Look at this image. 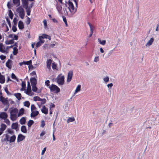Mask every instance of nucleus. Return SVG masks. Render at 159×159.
Masks as SVG:
<instances>
[{
    "instance_id": "59",
    "label": "nucleus",
    "mask_w": 159,
    "mask_h": 159,
    "mask_svg": "<svg viewBox=\"0 0 159 159\" xmlns=\"http://www.w3.org/2000/svg\"><path fill=\"white\" fill-rule=\"evenodd\" d=\"M4 90L8 94H10L11 93L9 92L8 91V89L7 87H6L5 88Z\"/></svg>"
},
{
    "instance_id": "8",
    "label": "nucleus",
    "mask_w": 159,
    "mask_h": 159,
    "mask_svg": "<svg viewBox=\"0 0 159 159\" xmlns=\"http://www.w3.org/2000/svg\"><path fill=\"white\" fill-rule=\"evenodd\" d=\"M7 128L6 125L2 123L1 125L0 128V136L3 133V131L6 129Z\"/></svg>"
},
{
    "instance_id": "11",
    "label": "nucleus",
    "mask_w": 159,
    "mask_h": 159,
    "mask_svg": "<svg viewBox=\"0 0 159 159\" xmlns=\"http://www.w3.org/2000/svg\"><path fill=\"white\" fill-rule=\"evenodd\" d=\"M7 115L5 112H3L0 114V118L2 119H5L7 118Z\"/></svg>"
},
{
    "instance_id": "24",
    "label": "nucleus",
    "mask_w": 159,
    "mask_h": 159,
    "mask_svg": "<svg viewBox=\"0 0 159 159\" xmlns=\"http://www.w3.org/2000/svg\"><path fill=\"white\" fill-rule=\"evenodd\" d=\"M24 111V109L23 108H21L19 111V113L17 114V116L19 117L20 116L23 114Z\"/></svg>"
},
{
    "instance_id": "25",
    "label": "nucleus",
    "mask_w": 159,
    "mask_h": 159,
    "mask_svg": "<svg viewBox=\"0 0 159 159\" xmlns=\"http://www.w3.org/2000/svg\"><path fill=\"white\" fill-rule=\"evenodd\" d=\"M26 119L25 117H22L20 120V122L21 125H24L25 123Z\"/></svg>"
},
{
    "instance_id": "47",
    "label": "nucleus",
    "mask_w": 159,
    "mask_h": 159,
    "mask_svg": "<svg viewBox=\"0 0 159 159\" xmlns=\"http://www.w3.org/2000/svg\"><path fill=\"white\" fill-rule=\"evenodd\" d=\"M63 20L66 25V26L67 27L68 26L67 21L66 19V17L65 16H63Z\"/></svg>"
},
{
    "instance_id": "55",
    "label": "nucleus",
    "mask_w": 159,
    "mask_h": 159,
    "mask_svg": "<svg viewBox=\"0 0 159 159\" xmlns=\"http://www.w3.org/2000/svg\"><path fill=\"white\" fill-rule=\"evenodd\" d=\"M6 58V56H5L2 55L0 56V58L2 60L5 59Z\"/></svg>"
},
{
    "instance_id": "4",
    "label": "nucleus",
    "mask_w": 159,
    "mask_h": 159,
    "mask_svg": "<svg viewBox=\"0 0 159 159\" xmlns=\"http://www.w3.org/2000/svg\"><path fill=\"white\" fill-rule=\"evenodd\" d=\"M57 82L60 85H63L64 83V76L61 75V74L58 75L57 78Z\"/></svg>"
},
{
    "instance_id": "28",
    "label": "nucleus",
    "mask_w": 159,
    "mask_h": 159,
    "mask_svg": "<svg viewBox=\"0 0 159 159\" xmlns=\"http://www.w3.org/2000/svg\"><path fill=\"white\" fill-rule=\"evenodd\" d=\"M5 79L4 76L3 75H1L0 77V83L3 84L5 83Z\"/></svg>"
},
{
    "instance_id": "6",
    "label": "nucleus",
    "mask_w": 159,
    "mask_h": 159,
    "mask_svg": "<svg viewBox=\"0 0 159 159\" xmlns=\"http://www.w3.org/2000/svg\"><path fill=\"white\" fill-rule=\"evenodd\" d=\"M96 26L90 24V37L94 33H96Z\"/></svg>"
},
{
    "instance_id": "16",
    "label": "nucleus",
    "mask_w": 159,
    "mask_h": 159,
    "mask_svg": "<svg viewBox=\"0 0 159 159\" xmlns=\"http://www.w3.org/2000/svg\"><path fill=\"white\" fill-rule=\"evenodd\" d=\"M31 85H36L37 83V80L35 77L31 78L30 79Z\"/></svg>"
},
{
    "instance_id": "38",
    "label": "nucleus",
    "mask_w": 159,
    "mask_h": 159,
    "mask_svg": "<svg viewBox=\"0 0 159 159\" xmlns=\"http://www.w3.org/2000/svg\"><path fill=\"white\" fill-rule=\"evenodd\" d=\"M31 88H27L26 91L25 92V93L27 95H30V93L31 92Z\"/></svg>"
},
{
    "instance_id": "34",
    "label": "nucleus",
    "mask_w": 159,
    "mask_h": 159,
    "mask_svg": "<svg viewBox=\"0 0 159 159\" xmlns=\"http://www.w3.org/2000/svg\"><path fill=\"white\" fill-rule=\"evenodd\" d=\"M81 89V85H78L76 88V89L75 91L74 94H75L76 93L80 91Z\"/></svg>"
},
{
    "instance_id": "39",
    "label": "nucleus",
    "mask_w": 159,
    "mask_h": 159,
    "mask_svg": "<svg viewBox=\"0 0 159 159\" xmlns=\"http://www.w3.org/2000/svg\"><path fill=\"white\" fill-rule=\"evenodd\" d=\"M52 68L53 69H57V65L55 62H54L52 63Z\"/></svg>"
},
{
    "instance_id": "29",
    "label": "nucleus",
    "mask_w": 159,
    "mask_h": 159,
    "mask_svg": "<svg viewBox=\"0 0 159 159\" xmlns=\"http://www.w3.org/2000/svg\"><path fill=\"white\" fill-rule=\"evenodd\" d=\"M103 80L105 84L108 82L109 80V78L108 76H104L103 77Z\"/></svg>"
},
{
    "instance_id": "33",
    "label": "nucleus",
    "mask_w": 159,
    "mask_h": 159,
    "mask_svg": "<svg viewBox=\"0 0 159 159\" xmlns=\"http://www.w3.org/2000/svg\"><path fill=\"white\" fill-rule=\"evenodd\" d=\"M16 139V137L15 135H13L12 136H11L10 138V139L9 140L10 143L13 142H14Z\"/></svg>"
},
{
    "instance_id": "20",
    "label": "nucleus",
    "mask_w": 159,
    "mask_h": 159,
    "mask_svg": "<svg viewBox=\"0 0 159 159\" xmlns=\"http://www.w3.org/2000/svg\"><path fill=\"white\" fill-rule=\"evenodd\" d=\"M30 116L31 117H35L38 115L39 114V112L37 111H31Z\"/></svg>"
},
{
    "instance_id": "41",
    "label": "nucleus",
    "mask_w": 159,
    "mask_h": 159,
    "mask_svg": "<svg viewBox=\"0 0 159 159\" xmlns=\"http://www.w3.org/2000/svg\"><path fill=\"white\" fill-rule=\"evenodd\" d=\"M41 100V98L38 96H35L34 97V100L35 101H40Z\"/></svg>"
},
{
    "instance_id": "43",
    "label": "nucleus",
    "mask_w": 159,
    "mask_h": 159,
    "mask_svg": "<svg viewBox=\"0 0 159 159\" xmlns=\"http://www.w3.org/2000/svg\"><path fill=\"white\" fill-rule=\"evenodd\" d=\"M41 101V102L40 103V105H43L46 102V100L45 99H41V100L40 101Z\"/></svg>"
},
{
    "instance_id": "32",
    "label": "nucleus",
    "mask_w": 159,
    "mask_h": 159,
    "mask_svg": "<svg viewBox=\"0 0 159 159\" xmlns=\"http://www.w3.org/2000/svg\"><path fill=\"white\" fill-rule=\"evenodd\" d=\"M13 53L14 55H16L18 52V49L16 48V47H14L13 48Z\"/></svg>"
},
{
    "instance_id": "44",
    "label": "nucleus",
    "mask_w": 159,
    "mask_h": 159,
    "mask_svg": "<svg viewBox=\"0 0 159 159\" xmlns=\"http://www.w3.org/2000/svg\"><path fill=\"white\" fill-rule=\"evenodd\" d=\"M32 90L33 91L36 92L37 90V88L36 87V85H32Z\"/></svg>"
},
{
    "instance_id": "49",
    "label": "nucleus",
    "mask_w": 159,
    "mask_h": 159,
    "mask_svg": "<svg viewBox=\"0 0 159 159\" xmlns=\"http://www.w3.org/2000/svg\"><path fill=\"white\" fill-rule=\"evenodd\" d=\"M26 23L27 25H29L30 22V18L28 17L27 18L26 21L25 22Z\"/></svg>"
},
{
    "instance_id": "10",
    "label": "nucleus",
    "mask_w": 159,
    "mask_h": 159,
    "mask_svg": "<svg viewBox=\"0 0 159 159\" xmlns=\"http://www.w3.org/2000/svg\"><path fill=\"white\" fill-rule=\"evenodd\" d=\"M23 6L25 9H27L28 7V0H22Z\"/></svg>"
},
{
    "instance_id": "2",
    "label": "nucleus",
    "mask_w": 159,
    "mask_h": 159,
    "mask_svg": "<svg viewBox=\"0 0 159 159\" xmlns=\"http://www.w3.org/2000/svg\"><path fill=\"white\" fill-rule=\"evenodd\" d=\"M51 92L57 93L60 92V89L56 85L54 84H51L49 87Z\"/></svg>"
},
{
    "instance_id": "1",
    "label": "nucleus",
    "mask_w": 159,
    "mask_h": 159,
    "mask_svg": "<svg viewBox=\"0 0 159 159\" xmlns=\"http://www.w3.org/2000/svg\"><path fill=\"white\" fill-rule=\"evenodd\" d=\"M10 113V118L13 121L16 120L17 118V114L18 111V109L16 108H11L9 109Z\"/></svg>"
},
{
    "instance_id": "9",
    "label": "nucleus",
    "mask_w": 159,
    "mask_h": 159,
    "mask_svg": "<svg viewBox=\"0 0 159 159\" xmlns=\"http://www.w3.org/2000/svg\"><path fill=\"white\" fill-rule=\"evenodd\" d=\"M12 61L10 59H8L7 61L6 66L9 69H11L12 68Z\"/></svg>"
},
{
    "instance_id": "13",
    "label": "nucleus",
    "mask_w": 159,
    "mask_h": 159,
    "mask_svg": "<svg viewBox=\"0 0 159 159\" xmlns=\"http://www.w3.org/2000/svg\"><path fill=\"white\" fill-rule=\"evenodd\" d=\"M33 4L34 3L33 2H32L30 5V6H29L27 9H25L26 10V11L27 12V15L28 16H30V15L31 8L33 6Z\"/></svg>"
},
{
    "instance_id": "23",
    "label": "nucleus",
    "mask_w": 159,
    "mask_h": 159,
    "mask_svg": "<svg viewBox=\"0 0 159 159\" xmlns=\"http://www.w3.org/2000/svg\"><path fill=\"white\" fill-rule=\"evenodd\" d=\"M14 95L19 100H20L21 99V95L20 93H15L14 94Z\"/></svg>"
},
{
    "instance_id": "14",
    "label": "nucleus",
    "mask_w": 159,
    "mask_h": 159,
    "mask_svg": "<svg viewBox=\"0 0 159 159\" xmlns=\"http://www.w3.org/2000/svg\"><path fill=\"white\" fill-rule=\"evenodd\" d=\"M42 112L45 114H47L48 113V110L47 108L45 106H43L41 109Z\"/></svg>"
},
{
    "instance_id": "60",
    "label": "nucleus",
    "mask_w": 159,
    "mask_h": 159,
    "mask_svg": "<svg viewBox=\"0 0 159 159\" xmlns=\"http://www.w3.org/2000/svg\"><path fill=\"white\" fill-rule=\"evenodd\" d=\"M7 25L6 23V22L5 21V20H3V21H2V27H4V26H6Z\"/></svg>"
},
{
    "instance_id": "21",
    "label": "nucleus",
    "mask_w": 159,
    "mask_h": 159,
    "mask_svg": "<svg viewBox=\"0 0 159 159\" xmlns=\"http://www.w3.org/2000/svg\"><path fill=\"white\" fill-rule=\"evenodd\" d=\"M18 26L19 29L20 30H22L24 28V25L22 21H19L18 22Z\"/></svg>"
},
{
    "instance_id": "61",
    "label": "nucleus",
    "mask_w": 159,
    "mask_h": 159,
    "mask_svg": "<svg viewBox=\"0 0 159 159\" xmlns=\"http://www.w3.org/2000/svg\"><path fill=\"white\" fill-rule=\"evenodd\" d=\"M45 134V132L44 131H43L40 134V136H43Z\"/></svg>"
},
{
    "instance_id": "26",
    "label": "nucleus",
    "mask_w": 159,
    "mask_h": 159,
    "mask_svg": "<svg viewBox=\"0 0 159 159\" xmlns=\"http://www.w3.org/2000/svg\"><path fill=\"white\" fill-rule=\"evenodd\" d=\"M98 41L100 44L102 45H105L106 43V41L105 40H101V39L100 38H98Z\"/></svg>"
},
{
    "instance_id": "48",
    "label": "nucleus",
    "mask_w": 159,
    "mask_h": 159,
    "mask_svg": "<svg viewBox=\"0 0 159 159\" xmlns=\"http://www.w3.org/2000/svg\"><path fill=\"white\" fill-rule=\"evenodd\" d=\"M113 84L112 83L108 84L107 85V87H108V89H111V87L113 86Z\"/></svg>"
},
{
    "instance_id": "35",
    "label": "nucleus",
    "mask_w": 159,
    "mask_h": 159,
    "mask_svg": "<svg viewBox=\"0 0 159 159\" xmlns=\"http://www.w3.org/2000/svg\"><path fill=\"white\" fill-rule=\"evenodd\" d=\"M34 123V121L32 120H30L28 122L27 125L29 127H30Z\"/></svg>"
},
{
    "instance_id": "40",
    "label": "nucleus",
    "mask_w": 159,
    "mask_h": 159,
    "mask_svg": "<svg viewBox=\"0 0 159 159\" xmlns=\"http://www.w3.org/2000/svg\"><path fill=\"white\" fill-rule=\"evenodd\" d=\"M25 82H22L21 83V86H22V88L21 89V90H23L25 89Z\"/></svg>"
},
{
    "instance_id": "56",
    "label": "nucleus",
    "mask_w": 159,
    "mask_h": 159,
    "mask_svg": "<svg viewBox=\"0 0 159 159\" xmlns=\"http://www.w3.org/2000/svg\"><path fill=\"white\" fill-rule=\"evenodd\" d=\"M45 123L44 120H42L41 122V126L42 127H43L45 126Z\"/></svg>"
},
{
    "instance_id": "53",
    "label": "nucleus",
    "mask_w": 159,
    "mask_h": 159,
    "mask_svg": "<svg viewBox=\"0 0 159 159\" xmlns=\"http://www.w3.org/2000/svg\"><path fill=\"white\" fill-rule=\"evenodd\" d=\"M13 14L11 10L10 11L9 17L11 19H13Z\"/></svg>"
},
{
    "instance_id": "36",
    "label": "nucleus",
    "mask_w": 159,
    "mask_h": 159,
    "mask_svg": "<svg viewBox=\"0 0 159 159\" xmlns=\"http://www.w3.org/2000/svg\"><path fill=\"white\" fill-rule=\"evenodd\" d=\"M0 101L2 102L3 103H5L7 102V100L5 98L2 96L0 97Z\"/></svg>"
},
{
    "instance_id": "45",
    "label": "nucleus",
    "mask_w": 159,
    "mask_h": 159,
    "mask_svg": "<svg viewBox=\"0 0 159 159\" xmlns=\"http://www.w3.org/2000/svg\"><path fill=\"white\" fill-rule=\"evenodd\" d=\"M5 120L4 122L6 123L8 125H10V120L7 118Z\"/></svg>"
},
{
    "instance_id": "27",
    "label": "nucleus",
    "mask_w": 159,
    "mask_h": 159,
    "mask_svg": "<svg viewBox=\"0 0 159 159\" xmlns=\"http://www.w3.org/2000/svg\"><path fill=\"white\" fill-rule=\"evenodd\" d=\"M21 130L22 132L26 133L27 131L26 126L25 125H22L21 128Z\"/></svg>"
},
{
    "instance_id": "31",
    "label": "nucleus",
    "mask_w": 159,
    "mask_h": 159,
    "mask_svg": "<svg viewBox=\"0 0 159 159\" xmlns=\"http://www.w3.org/2000/svg\"><path fill=\"white\" fill-rule=\"evenodd\" d=\"M14 4L17 6L20 5V0H13Z\"/></svg>"
},
{
    "instance_id": "18",
    "label": "nucleus",
    "mask_w": 159,
    "mask_h": 159,
    "mask_svg": "<svg viewBox=\"0 0 159 159\" xmlns=\"http://www.w3.org/2000/svg\"><path fill=\"white\" fill-rule=\"evenodd\" d=\"M25 138V136L22 134H19L17 137V142H19L22 141Z\"/></svg>"
},
{
    "instance_id": "63",
    "label": "nucleus",
    "mask_w": 159,
    "mask_h": 159,
    "mask_svg": "<svg viewBox=\"0 0 159 159\" xmlns=\"http://www.w3.org/2000/svg\"><path fill=\"white\" fill-rule=\"evenodd\" d=\"M14 34H11L9 35L8 37L10 38H13L14 37Z\"/></svg>"
},
{
    "instance_id": "30",
    "label": "nucleus",
    "mask_w": 159,
    "mask_h": 159,
    "mask_svg": "<svg viewBox=\"0 0 159 159\" xmlns=\"http://www.w3.org/2000/svg\"><path fill=\"white\" fill-rule=\"evenodd\" d=\"M14 43V39H12L9 40H6L5 41L6 44L8 45L13 44Z\"/></svg>"
},
{
    "instance_id": "50",
    "label": "nucleus",
    "mask_w": 159,
    "mask_h": 159,
    "mask_svg": "<svg viewBox=\"0 0 159 159\" xmlns=\"http://www.w3.org/2000/svg\"><path fill=\"white\" fill-rule=\"evenodd\" d=\"M36 109V108L34 105L32 104L31 105V111H34V110H35Z\"/></svg>"
},
{
    "instance_id": "17",
    "label": "nucleus",
    "mask_w": 159,
    "mask_h": 159,
    "mask_svg": "<svg viewBox=\"0 0 159 159\" xmlns=\"http://www.w3.org/2000/svg\"><path fill=\"white\" fill-rule=\"evenodd\" d=\"M52 62V60L51 59H48L47 61V67L49 70H51V66Z\"/></svg>"
},
{
    "instance_id": "12",
    "label": "nucleus",
    "mask_w": 159,
    "mask_h": 159,
    "mask_svg": "<svg viewBox=\"0 0 159 159\" xmlns=\"http://www.w3.org/2000/svg\"><path fill=\"white\" fill-rule=\"evenodd\" d=\"M0 52L2 53L7 52L3 43H0Z\"/></svg>"
},
{
    "instance_id": "3",
    "label": "nucleus",
    "mask_w": 159,
    "mask_h": 159,
    "mask_svg": "<svg viewBox=\"0 0 159 159\" xmlns=\"http://www.w3.org/2000/svg\"><path fill=\"white\" fill-rule=\"evenodd\" d=\"M68 9L72 15L74 14L76 11V10L75 9L73 3L70 0L68 1Z\"/></svg>"
},
{
    "instance_id": "5",
    "label": "nucleus",
    "mask_w": 159,
    "mask_h": 159,
    "mask_svg": "<svg viewBox=\"0 0 159 159\" xmlns=\"http://www.w3.org/2000/svg\"><path fill=\"white\" fill-rule=\"evenodd\" d=\"M17 11L18 12L20 18L23 19L25 16V11L24 9L21 7H20L17 8Z\"/></svg>"
},
{
    "instance_id": "22",
    "label": "nucleus",
    "mask_w": 159,
    "mask_h": 159,
    "mask_svg": "<svg viewBox=\"0 0 159 159\" xmlns=\"http://www.w3.org/2000/svg\"><path fill=\"white\" fill-rule=\"evenodd\" d=\"M18 127V124L17 122L13 123L11 125V128L15 129H16Z\"/></svg>"
},
{
    "instance_id": "46",
    "label": "nucleus",
    "mask_w": 159,
    "mask_h": 159,
    "mask_svg": "<svg viewBox=\"0 0 159 159\" xmlns=\"http://www.w3.org/2000/svg\"><path fill=\"white\" fill-rule=\"evenodd\" d=\"M49 83H50V81L48 80H46L45 81V85L47 87H48V88L49 87V86H50V85Z\"/></svg>"
},
{
    "instance_id": "52",
    "label": "nucleus",
    "mask_w": 159,
    "mask_h": 159,
    "mask_svg": "<svg viewBox=\"0 0 159 159\" xmlns=\"http://www.w3.org/2000/svg\"><path fill=\"white\" fill-rule=\"evenodd\" d=\"M32 63V61L31 60H30L29 61H25V64L27 65H29L31 64Z\"/></svg>"
},
{
    "instance_id": "19",
    "label": "nucleus",
    "mask_w": 159,
    "mask_h": 159,
    "mask_svg": "<svg viewBox=\"0 0 159 159\" xmlns=\"http://www.w3.org/2000/svg\"><path fill=\"white\" fill-rule=\"evenodd\" d=\"M40 38L43 39H48L49 40H51V37L50 36L45 34H43L42 36H40Z\"/></svg>"
},
{
    "instance_id": "62",
    "label": "nucleus",
    "mask_w": 159,
    "mask_h": 159,
    "mask_svg": "<svg viewBox=\"0 0 159 159\" xmlns=\"http://www.w3.org/2000/svg\"><path fill=\"white\" fill-rule=\"evenodd\" d=\"M46 147L44 148L43 150H42V152H41V154L42 155H43L45 153L46 150Z\"/></svg>"
},
{
    "instance_id": "7",
    "label": "nucleus",
    "mask_w": 159,
    "mask_h": 159,
    "mask_svg": "<svg viewBox=\"0 0 159 159\" xmlns=\"http://www.w3.org/2000/svg\"><path fill=\"white\" fill-rule=\"evenodd\" d=\"M73 76V71L72 70L70 71L68 73L67 82H70L72 80Z\"/></svg>"
},
{
    "instance_id": "54",
    "label": "nucleus",
    "mask_w": 159,
    "mask_h": 159,
    "mask_svg": "<svg viewBox=\"0 0 159 159\" xmlns=\"http://www.w3.org/2000/svg\"><path fill=\"white\" fill-rule=\"evenodd\" d=\"M12 29L14 32H16L17 30L16 27L15 25L13 26Z\"/></svg>"
},
{
    "instance_id": "42",
    "label": "nucleus",
    "mask_w": 159,
    "mask_h": 159,
    "mask_svg": "<svg viewBox=\"0 0 159 159\" xmlns=\"http://www.w3.org/2000/svg\"><path fill=\"white\" fill-rule=\"evenodd\" d=\"M75 120V118L74 117H70L68 118L67 120V122L70 123L71 122H72Z\"/></svg>"
},
{
    "instance_id": "37",
    "label": "nucleus",
    "mask_w": 159,
    "mask_h": 159,
    "mask_svg": "<svg viewBox=\"0 0 159 159\" xmlns=\"http://www.w3.org/2000/svg\"><path fill=\"white\" fill-rule=\"evenodd\" d=\"M24 105L28 107H29L30 106V102L29 101H26L24 102Z\"/></svg>"
},
{
    "instance_id": "57",
    "label": "nucleus",
    "mask_w": 159,
    "mask_h": 159,
    "mask_svg": "<svg viewBox=\"0 0 159 159\" xmlns=\"http://www.w3.org/2000/svg\"><path fill=\"white\" fill-rule=\"evenodd\" d=\"M99 58L98 57H95V58L94 59V61L95 62H97L98 61H99Z\"/></svg>"
},
{
    "instance_id": "51",
    "label": "nucleus",
    "mask_w": 159,
    "mask_h": 159,
    "mask_svg": "<svg viewBox=\"0 0 159 159\" xmlns=\"http://www.w3.org/2000/svg\"><path fill=\"white\" fill-rule=\"evenodd\" d=\"M9 136L7 134H6V137L4 139V141H9Z\"/></svg>"
},
{
    "instance_id": "58",
    "label": "nucleus",
    "mask_w": 159,
    "mask_h": 159,
    "mask_svg": "<svg viewBox=\"0 0 159 159\" xmlns=\"http://www.w3.org/2000/svg\"><path fill=\"white\" fill-rule=\"evenodd\" d=\"M6 20H7V21L9 25V26L11 27V22H10V20H9V19L7 18H6Z\"/></svg>"
},
{
    "instance_id": "64",
    "label": "nucleus",
    "mask_w": 159,
    "mask_h": 159,
    "mask_svg": "<svg viewBox=\"0 0 159 159\" xmlns=\"http://www.w3.org/2000/svg\"><path fill=\"white\" fill-rule=\"evenodd\" d=\"M16 77L15 75L12 73L11 74V78L13 79H15L16 78Z\"/></svg>"
},
{
    "instance_id": "15",
    "label": "nucleus",
    "mask_w": 159,
    "mask_h": 159,
    "mask_svg": "<svg viewBox=\"0 0 159 159\" xmlns=\"http://www.w3.org/2000/svg\"><path fill=\"white\" fill-rule=\"evenodd\" d=\"M154 39L153 38H151L150 39L148 42L146 44L145 46L146 47H148L151 45L154 41Z\"/></svg>"
}]
</instances>
